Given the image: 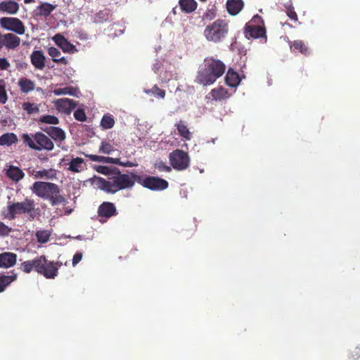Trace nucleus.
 <instances>
[{"label": "nucleus", "instance_id": "nucleus-52", "mask_svg": "<svg viewBox=\"0 0 360 360\" xmlns=\"http://www.w3.org/2000/svg\"><path fill=\"white\" fill-rule=\"evenodd\" d=\"M214 17H215V14L214 13V12H212L211 11H208L203 15L204 18H209L210 20H212Z\"/></svg>", "mask_w": 360, "mask_h": 360}, {"label": "nucleus", "instance_id": "nucleus-45", "mask_svg": "<svg viewBox=\"0 0 360 360\" xmlns=\"http://www.w3.org/2000/svg\"><path fill=\"white\" fill-rule=\"evenodd\" d=\"M11 231L12 229L11 227L0 221V237L8 236Z\"/></svg>", "mask_w": 360, "mask_h": 360}, {"label": "nucleus", "instance_id": "nucleus-53", "mask_svg": "<svg viewBox=\"0 0 360 360\" xmlns=\"http://www.w3.org/2000/svg\"><path fill=\"white\" fill-rule=\"evenodd\" d=\"M53 61L56 63H62L64 65L68 64V60L65 57H61L57 59H53Z\"/></svg>", "mask_w": 360, "mask_h": 360}, {"label": "nucleus", "instance_id": "nucleus-51", "mask_svg": "<svg viewBox=\"0 0 360 360\" xmlns=\"http://www.w3.org/2000/svg\"><path fill=\"white\" fill-rule=\"evenodd\" d=\"M10 67V63L4 58H0V70H5Z\"/></svg>", "mask_w": 360, "mask_h": 360}, {"label": "nucleus", "instance_id": "nucleus-5", "mask_svg": "<svg viewBox=\"0 0 360 360\" xmlns=\"http://www.w3.org/2000/svg\"><path fill=\"white\" fill-rule=\"evenodd\" d=\"M31 190L37 196L49 200L53 206L65 202V198L60 195V187L56 184L36 181L32 184Z\"/></svg>", "mask_w": 360, "mask_h": 360}, {"label": "nucleus", "instance_id": "nucleus-18", "mask_svg": "<svg viewBox=\"0 0 360 360\" xmlns=\"http://www.w3.org/2000/svg\"><path fill=\"white\" fill-rule=\"evenodd\" d=\"M53 40L64 52L72 53L75 49V46L68 41V39L60 34H56L54 35Z\"/></svg>", "mask_w": 360, "mask_h": 360}, {"label": "nucleus", "instance_id": "nucleus-35", "mask_svg": "<svg viewBox=\"0 0 360 360\" xmlns=\"http://www.w3.org/2000/svg\"><path fill=\"white\" fill-rule=\"evenodd\" d=\"M98 151L101 153L109 155L115 151V148L110 141L105 140L101 141Z\"/></svg>", "mask_w": 360, "mask_h": 360}, {"label": "nucleus", "instance_id": "nucleus-30", "mask_svg": "<svg viewBox=\"0 0 360 360\" xmlns=\"http://www.w3.org/2000/svg\"><path fill=\"white\" fill-rule=\"evenodd\" d=\"M18 86L20 91L24 94H27L34 89V82L27 78H20L18 81Z\"/></svg>", "mask_w": 360, "mask_h": 360}, {"label": "nucleus", "instance_id": "nucleus-4", "mask_svg": "<svg viewBox=\"0 0 360 360\" xmlns=\"http://www.w3.org/2000/svg\"><path fill=\"white\" fill-rule=\"evenodd\" d=\"M27 214L30 221H33L40 216V210L36 207L33 199L26 198L22 202H8L7 204V213L5 217L14 219L18 215Z\"/></svg>", "mask_w": 360, "mask_h": 360}, {"label": "nucleus", "instance_id": "nucleus-6", "mask_svg": "<svg viewBox=\"0 0 360 360\" xmlns=\"http://www.w3.org/2000/svg\"><path fill=\"white\" fill-rule=\"evenodd\" d=\"M229 31L228 22L225 20L217 19L205 27L203 35L207 41L219 43L226 37Z\"/></svg>", "mask_w": 360, "mask_h": 360}, {"label": "nucleus", "instance_id": "nucleus-54", "mask_svg": "<svg viewBox=\"0 0 360 360\" xmlns=\"http://www.w3.org/2000/svg\"><path fill=\"white\" fill-rule=\"evenodd\" d=\"M101 167L102 169H98L97 171H98V172L105 173V172H103V169H107V167Z\"/></svg>", "mask_w": 360, "mask_h": 360}, {"label": "nucleus", "instance_id": "nucleus-39", "mask_svg": "<svg viewBox=\"0 0 360 360\" xmlns=\"http://www.w3.org/2000/svg\"><path fill=\"white\" fill-rule=\"evenodd\" d=\"M146 94H152L155 96L160 98H164L165 96V91L160 89L157 85L153 86L151 89L145 90Z\"/></svg>", "mask_w": 360, "mask_h": 360}, {"label": "nucleus", "instance_id": "nucleus-20", "mask_svg": "<svg viewBox=\"0 0 360 360\" xmlns=\"http://www.w3.org/2000/svg\"><path fill=\"white\" fill-rule=\"evenodd\" d=\"M41 129L56 141L61 142L65 139V131L59 127H41Z\"/></svg>", "mask_w": 360, "mask_h": 360}, {"label": "nucleus", "instance_id": "nucleus-40", "mask_svg": "<svg viewBox=\"0 0 360 360\" xmlns=\"http://www.w3.org/2000/svg\"><path fill=\"white\" fill-rule=\"evenodd\" d=\"M75 89L71 86H67L64 88H58L53 90V94L56 96L60 95H74Z\"/></svg>", "mask_w": 360, "mask_h": 360}, {"label": "nucleus", "instance_id": "nucleus-10", "mask_svg": "<svg viewBox=\"0 0 360 360\" xmlns=\"http://www.w3.org/2000/svg\"><path fill=\"white\" fill-rule=\"evenodd\" d=\"M0 25L3 28L15 32L18 34H23L25 32V27L23 22L17 18H1L0 19Z\"/></svg>", "mask_w": 360, "mask_h": 360}, {"label": "nucleus", "instance_id": "nucleus-26", "mask_svg": "<svg viewBox=\"0 0 360 360\" xmlns=\"http://www.w3.org/2000/svg\"><path fill=\"white\" fill-rule=\"evenodd\" d=\"M19 9L17 2L13 1H2L0 3V11L10 14H15Z\"/></svg>", "mask_w": 360, "mask_h": 360}, {"label": "nucleus", "instance_id": "nucleus-42", "mask_svg": "<svg viewBox=\"0 0 360 360\" xmlns=\"http://www.w3.org/2000/svg\"><path fill=\"white\" fill-rule=\"evenodd\" d=\"M22 140L23 143L27 145L31 149L35 150V141L29 134H23L22 135Z\"/></svg>", "mask_w": 360, "mask_h": 360}, {"label": "nucleus", "instance_id": "nucleus-34", "mask_svg": "<svg viewBox=\"0 0 360 360\" xmlns=\"http://www.w3.org/2000/svg\"><path fill=\"white\" fill-rule=\"evenodd\" d=\"M33 174L37 179H41L44 177H46V179H53L56 176L55 170L53 169L39 170L35 172Z\"/></svg>", "mask_w": 360, "mask_h": 360}, {"label": "nucleus", "instance_id": "nucleus-55", "mask_svg": "<svg viewBox=\"0 0 360 360\" xmlns=\"http://www.w3.org/2000/svg\"><path fill=\"white\" fill-rule=\"evenodd\" d=\"M24 2L25 4H30L32 2H34V0H24Z\"/></svg>", "mask_w": 360, "mask_h": 360}, {"label": "nucleus", "instance_id": "nucleus-14", "mask_svg": "<svg viewBox=\"0 0 360 360\" xmlns=\"http://www.w3.org/2000/svg\"><path fill=\"white\" fill-rule=\"evenodd\" d=\"M117 214V211L114 203L110 202H102L98 208V215L100 217L108 219Z\"/></svg>", "mask_w": 360, "mask_h": 360}, {"label": "nucleus", "instance_id": "nucleus-38", "mask_svg": "<svg viewBox=\"0 0 360 360\" xmlns=\"http://www.w3.org/2000/svg\"><path fill=\"white\" fill-rule=\"evenodd\" d=\"M36 237L39 243H45L47 241H49L50 238V233L48 231L40 230L37 231Z\"/></svg>", "mask_w": 360, "mask_h": 360}, {"label": "nucleus", "instance_id": "nucleus-17", "mask_svg": "<svg viewBox=\"0 0 360 360\" xmlns=\"http://www.w3.org/2000/svg\"><path fill=\"white\" fill-rule=\"evenodd\" d=\"M32 65L37 70H43L45 68L46 57L41 51H33L30 55Z\"/></svg>", "mask_w": 360, "mask_h": 360}, {"label": "nucleus", "instance_id": "nucleus-49", "mask_svg": "<svg viewBox=\"0 0 360 360\" xmlns=\"http://www.w3.org/2000/svg\"><path fill=\"white\" fill-rule=\"evenodd\" d=\"M349 360H360V345L351 352Z\"/></svg>", "mask_w": 360, "mask_h": 360}, {"label": "nucleus", "instance_id": "nucleus-24", "mask_svg": "<svg viewBox=\"0 0 360 360\" xmlns=\"http://www.w3.org/2000/svg\"><path fill=\"white\" fill-rule=\"evenodd\" d=\"M225 82L226 85L231 87H236L240 82V76L233 69L230 68L225 77Z\"/></svg>", "mask_w": 360, "mask_h": 360}, {"label": "nucleus", "instance_id": "nucleus-41", "mask_svg": "<svg viewBox=\"0 0 360 360\" xmlns=\"http://www.w3.org/2000/svg\"><path fill=\"white\" fill-rule=\"evenodd\" d=\"M22 109L25 110L29 115L38 112L39 111V107L30 102H26L22 104Z\"/></svg>", "mask_w": 360, "mask_h": 360}, {"label": "nucleus", "instance_id": "nucleus-48", "mask_svg": "<svg viewBox=\"0 0 360 360\" xmlns=\"http://www.w3.org/2000/svg\"><path fill=\"white\" fill-rule=\"evenodd\" d=\"M48 53L53 59H57L60 56V51L55 47H50L48 49Z\"/></svg>", "mask_w": 360, "mask_h": 360}, {"label": "nucleus", "instance_id": "nucleus-19", "mask_svg": "<svg viewBox=\"0 0 360 360\" xmlns=\"http://www.w3.org/2000/svg\"><path fill=\"white\" fill-rule=\"evenodd\" d=\"M18 274L15 270L8 272V275L0 274V292H4L6 288L13 281H16Z\"/></svg>", "mask_w": 360, "mask_h": 360}, {"label": "nucleus", "instance_id": "nucleus-33", "mask_svg": "<svg viewBox=\"0 0 360 360\" xmlns=\"http://www.w3.org/2000/svg\"><path fill=\"white\" fill-rule=\"evenodd\" d=\"M103 129H112L115 125V119L112 115L105 114L103 116L100 123Z\"/></svg>", "mask_w": 360, "mask_h": 360}, {"label": "nucleus", "instance_id": "nucleus-3", "mask_svg": "<svg viewBox=\"0 0 360 360\" xmlns=\"http://www.w3.org/2000/svg\"><path fill=\"white\" fill-rule=\"evenodd\" d=\"M136 180L131 177V174H122L120 171L117 174L106 180L98 177L96 179L97 186L109 193H115L120 190L131 188L135 184Z\"/></svg>", "mask_w": 360, "mask_h": 360}, {"label": "nucleus", "instance_id": "nucleus-7", "mask_svg": "<svg viewBox=\"0 0 360 360\" xmlns=\"http://www.w3.org/2000/svg\"><path fill=\"white\" fill-rule=\"evenodd\" d=\"M244 35L248 39H264L267 40L266 31L264 20L259 15H254L252 19L245 24Z\"/></svg>", "mask_w": 360, "mask_h": 360}, {"label": "nucleus", "instance_id": "nucleus-25", "mask_svg": "<svg viewBox=\"0 0 360 360\" xmlns=\"http://www.w3.org/2000/svg\"><path fill=\"white\" fill-rule=\"evenodd\" d=\"M175 127L178 130V134L179 136H181L186 141H190L191 139L192 134L188 128L185 121L180 120L175 124Z\"/></svg>", "mask_w": 360, "mask_h": 360}, {"label": "nucleus", "instance_id": "nucleus-43", "mask_svg": "<svg viewBox=\"0 0 360 360\" xmlns=\"http://www.w3.org/2000/svg\"><path fill=\"white\" fill-rule=\"evenodd\" d=\"M74 117L79 122H84L86 120V115L84 110L82 108H78L74 112Z\"/></svg>", "mask_w": 360, "mask_h": 360}, {"label": "nucleus", "instance_id": "nucleus-28", "mask_svg": "<svg viewBox=\"0 0 360 360\" xmlns=\"http://www.w3.org/2000/svg\"><path fill=\"white\" fill-rule=\"evenodd\" d=\"M85 168L84 161L81 158H72L69 164L68 170L78 173L83 171Z\"/></svg>", "mask_w": 360, "mask_h": 360}, {"label": "nucleus", "instance_id": "nucleus-46", "mask_svg": "<svg viewBox=\"0 0 360 360\" xmlns=\"http://www.w3.org/2000/svg\"><path fill=\"white\" fill-rule=\"evenodd\" d=\"M8 101V95L4 85L0 84V103L5 104Z\"/></svg>", "mask_w": 360, "mask_h": 360}, {"label": "nucleus", "instance_id": "nucleus-15", "mask_svg": "<svg viewBox=\"0 0 360 360\" xmlns=\"http://www.w3.org/2000/svg\"><path fill=\"white\" fill-rule=\"evenodd\" d=\"M55 103V105L56 107V108L66 114V115H70L72 112V110L76 108L77 103L74 101L72 99H70V98H60V99H57L56 101H55L54 102Z\"/></svg>", "mask_w": 360, "mask_h": 360}, {"label": "nucleus", "instance_id": "nucleus-22", "mask_svg": "<svg viewBox=\"0 0 360 360\" xmlns=\"http://www.w3.org/2000/svg\"><path fill=\"white\" fill-rule=\"evenodd\" d=\"M6 176L13 181L18 182L25 176L23 171L17 166L10 165L6 172Z\"/></svg>", "mask_w": 360, "mask_h": 360}, {"label": "nucleus", "instance_id": "nucleus-50", "mask_svg": "<svg viewBox=\"0 0 360 360\" xmlns=\"http://www.w3.org/2000/svg\"><path fill=\"white\" fill-rule=\"evenodd\" d=\"M82 253L80 252H77L75 254L72 258V266H75L82 259Z\"/></svg>", "mask_w": 360, "mask_h": 360}, {"label": "nucleus", "instance_id": "nucleus-47", "mask_svg": "<svg viewBox=\"0 0 360 360\" xmlns=\"http://www.w3.org/2000/svg\"><path fill=\"white\" fill-rule=\"evenodd\" d=\"M286 13L288 18H290L291 20L294 21L298 20L297 15L292 6L287 7Z\"/></svg>", "mask_w": 360, "mask_h": 360}, {"label": "nucleus", "instance_id": "nucleus-44", "mask_svg": "<svg viewBox=\"0 0 360 360\" xmlns=\"http://www.w3.org/2000/svg\"><path fill=\"white\" fill-rule=\"evenodd\" d=\"M154 167L160 172H170L172 171L171 167L167 165L165 162L162 161L155 162Z\"/></svg>", "mask_w": 360, "mask_h": 360}, {"label": "nucleus", "instance_id": "nucleus-12", "mask_svg": "<svg viewBox=\"0 0 360 360\" xmlns=\"http://www.w3.org/2000/svg\"><path fill=\"white\" fill-rule=\"evenodd\" d=\"M20 39L13 33H0V49L5 46L7 49H15L19 46Z\"/></svg>", "mask_w": 360, "mask_h": 360}, {"label": "nucleus", "instance_id": "nucleus-23", "mask_svg": "<svg viewBox=\"0 0 360 360\" xmlns=\"http://www.w3.org/2000/svg\"><path fill=\"white\" fill-rule=\"evenodd\" d=\"M243 6L244 2L243 0H227L226 1L227 11L232 15H237Z\"/></svg>", "mask_w": 360, "mask_h": 360}, {"label": "nucleus", "instance_id": "nucleus-2", "mask_svg": "<svg viewBox=\"0 0 360 360\" xmlns=\"http://www.w3.org/2000/svg\"><path fill=\"white\" fill-rule=\"evenodd\" d=\"M226 65L220 60L206 58L204 60V66L198 72L196 81L204 86L212 84L224 75Z\"/></svg>", "mask_w": 360, "mask_h": 360}, {"label": "nucleus", "instance_id": "nucleus-1", "mask_svg": "<svg viewBox=\"0 0 360 360\" xmlns=\"http://www.w3.org/2000/svg\"><path fill=\"white\" fill-rule=\"evenodd\" d=\"M62 262L49 261L46 256L41 255L31 260H27L21 263L20 269L25 274H30L32 271L43 275L46 278L53 279L57 276L58 269Z\"/></svg>", "mask_w": 360, "mask_h": 360}, {"label": "nucleus", "instance_id": "nucleus-16", "mask_svg": "<svg viewBox=\"0 0 360 360\" xmlns=\"http://www.w3.org/2000/svg\"><path fill=\"white\" fill-rule=\"evenodd\" d=\"M17 255L11 252L0 253V268L8 269L15 265Z\"/></svg>", "mask_w": 360, "mask_h": 360}, {"label": "nucleus", "instance_id": "nucleus-21", "mask_svg": "<svg viewBox=\"0 0 360 360\" xmlns=\"http://www.w3.org/2000/svg\"><path fill=\"white\" fill-rule=\"evenodd\" d=\"M56 7V5L47 2L41 3L34 9V16L47 17L55 10Z\"/></svg>", "mask_w": 360, "mask_h": 360}, {"label": "nucleus", "instance_id": "nucleus-8", "mask_svg": "<svg viewBox=\"0 0 360 360\" xmlns=\"http://www.w3.org/2000/svg\"><path fill=\"white\" fill-rule=\"evenodd\" d=\"M131 176L139 184L152 191H163L167 189L169 186L167 181L158 176H143L133 172L131 173Z\"/></svg>", "mask_w": 360, "mask_h": 360}, {"label": "nucleus", "instance_id": "nucleus-31", "mask_svg": "<svg viewBox=\"0 0 360 360\" xmlns=\"http://www.w3.org/2000/svg\"><path fill=\"white\" fill-rule=\"evenodd\" d=\"M290 49L294 51H299L302 54L307 56L309 54V49L304 41L302 40H295L290 44Z\"/></svg>", "mask_w": 360, "mask_h": 360}, {"label": "nucleus", "instance_id": "nucleus-11", "mask_svg": "<svg viewBox=\"0 0 360 360\" xmlns=\"http://www.w3.org/2000/svg\"><path fill=\"white\" fill-rule=\"evenodd\" d=\"M84 155L93 162L114 164V165H117L119 166L129 167H133L138 166V163L136 162H131V161H128V160L124 162V161H121V160L120 158L104 157V156H100V155H91V154H84Z\"/></svg>", "mask_w": 360, "mask_h": 360}, {"label": "nucleus", "instance_id": "nucleus-13", "mask_svg": "<svg viewBox=\"0 0 360 360\" xmlns=\"http://www.w3.org/2000/svg\"><path fill=\"white\" fill-rule=\"evenodd\" d=\"M35 142V150H52L54 148L53 141L42 132H37L33 136Z\"/></svg>", "mask_w": 360, "mask_h": 360}, {"label": "nucleus", "instance_id": "nucleus-29", "mask_svg": "<svg viewBox=\"0 0 360 360\" xmlns=\"http://www.w3.org/2000/svg\"><path fill=\"white\" fill-rule=\"evenodd\" d=\"M18 141V136L12 132L5 133L0 136V146H11Z\"/></svg>", "mask_w": 360, "mask_h": 360}, {"label": "nucleus", "instance_id": "nucleus-27", "mask_svg": "<svg viewBox=\"0 0 360 360\" xmlns=\"http://www.w3.org/2000/svg\"><path fill=\"white\" fill-rule=\"evenodd\" d=\"M179 4L181 10L186 13L195 11L198 6V3L195 0H179Z\"/></svg>", "mask_w": 360, "mask_h": 360}, {"label": "nucleus", "instance_id": "nucleus-37", "mask_svg": "<svg viewBox=\"0 0 360 360\" xmlns=\"http://www.w3.org/2000/svg\"><path fill=\"white\" fill-rule=\"evenodd\" d=\"M110 18V11L108 9H103L100 11L96 15V22H103L107 21Z\"/></svg>", "mask_w": 360, "mask_h": 360}, {"label": "nucleus", "instance_id": "nucleus-9", "mask_svg": "<svg viewBox=\"0 0 360 360\" xmlns=\"http://www.w3.org/2000/svg\"><path fill=\"white\" fill-rule=\"evenodd\" d=\"M169 162L172 167L177 170L186 169L190 165V158L188 153L183 150L176 149L169 155Z\"/></svg>", "mask_w": 360, "mask_h": 360}, {"label": "nucleus", "instance_id": "nucleus-36", "mask_svg": "<svg viewBox=\"0 0 360 360\" xmlns=\"http://www.w3.org/2000/svg\"><path fill=\"white\" fill-rule=\"evenodd\" d=\"M39 122L49 124H58L59 123V120L54 115H46L41 116L39 118Z\"/></svg>", "mask_w": 360, "mask_h": 360}, {"label": "nucleus", "instance_id": "nucleus-32", "mask_svg": "<svg viewBox=\"0 0 360 360\" xmlns=\"http://www.w3.org/2000/svg\"><path fill=\"white\" fill-rule=\"evenodd\" d=\"M210 95L214 100L220 101V100L225 99V98H228L229 93L226 89H224L223 87H219L217 89H213L210 91Z\"/></svg>", "mask_w": 360, "mask_h": 360}]
</instances>
